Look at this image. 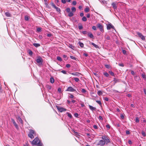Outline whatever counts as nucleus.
I'll return each instance as SVG.
<instances>
[{"instance_id": "f257e3e1", "label": "nucleus", "mask_w": 146, "mask_h": 146, "mask_svg": "<svg viewBox=\"0 0 146 146\" xmlns=\"http://www.w3.org/2000/svg\"><path fill=\"white\" fill-rule=\"evenodd\" d=\"M32 143L33 145H36L38 146H42V145L40 141H39L38 138L37 137H36L33 140L32 142Z\"/></svg>"}, {"instance_id": "f03ea898", "label": "nucleus", "mask_w": 146, "mask_h": 146, "mask_svg": "<svg viewBox=\"0 0 146 146\" xmlns=\"http://www.w3.org/2000/svg\"><path fill=\"white\" fill-rule=\"evenodd\" d=\"M35 134V132L33 130H30L29 133L28 134L29 137L32 139L34 138V135Z\"/></svg>"}, {"instance_id": "7ed1b4c3", "label": "nucleus", "mask_w": 146, "mask_h": 146, "mask_svg": "<svg viewBox=\"0 0 146 146\" xmlns=\"http://www.w3.org/2000/svg\"><path fill=\"white\" fill-rule=\"evenodd\" d=\"M137 34L139 36L140 38L142 40H145V36H144L141 33L139 32H137Z\"/></svg>"}, {"instance_id": "20e7f679", "label": "nucleus", "mask_w": 146, "mask_h": 146, "mask_svg": "<svg viewBox=\"0 0 146 146\" xmlns=\"http://www.w3.org/2000/svg\"><path fill=\"white\" fill-rule=\"evenodd\" d=\"M57 108L58 111L61 112H62L64 111H66L67 110L64 108L63 107H60L59 106H57Z\"/></svg>"}, {"instance_id": "39448f33", "label": "nucleus", "mask_w": 146, "mask_h": 146, "mask_svg": "<svg viewBox=\"0 0 146 146\" xmlns=\"http://www.w3.org/2000/svg\"><path fill=\"white\" fill-rule=\"evenodd\" d=\"M106 143V142L105 141H104L103 140H101L99 141L98 143L97 144V145H104Z\"/></svg>"}, {"instance_id": "423d86ee", "label": "nucleus", "mask_w": 146, "mask_h": 146, "mask_svg": "<svg viewBox=\"0 0 146 146\" xmlns=\"http://www.w3.org/2000/svg\"><path fill=\"white\" fill-rule=\"evenodd\" d=\"M97 26L100 29L102 32H104L103 26L101 24H98L97 25Z\"/></svg>"}, {"instance_id": "0eeeda50", "label": "nucleus", "mask_w": 146, "mask_h": 146, "mask_svg": "<svg viewBox=\"0 0 146 146\" xmlns=\"http://www.w3.org/2000/svg\"><path fill=\"white\" fill-rule=\"evenodd\" d=\"M66 91L70 92H74L76 91V90L72 88V87L70 86L68 87Z\"/></svg>"}, {"instance_id": "6e6552de", "label": "nucleus", "mask_w": 146, "mask_h": 146, "mask_svg": "<svg viewBox=\"0 0 146 146\" xmlns=\"http://www.w3.org/2000/svg\"><path fill=\"white\" fill-rule=\"evenodd\" d=\"M36 62L38 63H42V59L41 57L40 56L38 57V58L36 60Z\"/></svg>"}, {"instance_id": "1a4fd4ad", "label": "nucleus", "mask_w": 146, "mask_h": 146, "mask_svg": "<svg viewBox=\"0 0 146 146\" xmlns=\"http://www.w3.org/2000/svg\"><path fill=\"white\" fill-rule=\"evenodd\" d=\"M114 27L111 24H109L107 25V29L108 30H110L112 28L114 29Z\"/></svg>"}, {"instance_id": "9d476101", "label": "nucleus", "mask_w": 146, "mask_h": 146, "mask_svg": "<svg viewBox=\"0 0 146 146\" xmlns=\"http://www.w3.org/2000/svg\"><path fill=\"white\" fill-rule=\"evenodd\" d=\"M89 107L90 110L92 111H95L96 110V108L93 107L89 105Z\"/></svg>"}, {"instance_id": "9b49d317", "label": "nucleus", "mask_w": 146, "mask_h": 146, "mask_svg": "<svg viewBox=\"0 0 146 146\" xmlns=\"http://www.w3.org/2000/svg\"><path fill=\"white\" fill-rule=\"evenodd\" d=\"M12 121L13 122L14 125L15 127L16 128H18V126L15 121L13 119H11Z\"/></svg>"}, {"instance_id": "f8f14e48", "label": "nucleus", "mask_w": 146, "mask_h": 146, "mask_svg": "<svg viewBox=\"0 0 146 146\" xmlns=\"http://www.w3.org/2000/svg\"><path fill=\"white\" fill-rule=\"evenodd\" d=\"M88 36L92 38H93L94 36L93 34L90 32H89L88 33Z\"/></svg>"}, {"instance_id": "ddd939ff", "label": "nucleus", "mask_w": 146, "mask_h": 146, "mask_svg": "<svg viewBox=\"0 0 146 146\" xmlns=\"http://www.w3.org/2000/svg\"><path fill=\"white\" fill-rule=\"evenodd\" d=\"M70 74L73 75L78 76L80 74L78 72H75L74 73H71Z\"/></svg>"}, {"instance_id": "4468645a", "label": "nucleus", "mask_w": 146, "mask_h": 146, "mask_svg": "<svg viewBox=\"0 0 146 146\" xmlns=\"http://www.w3.org/2000/svg\"><path fill=\"white\" fill-rule=\"evenodd\" d=\"M104 141H105L106 142V144H107L108 143L110 142V140L107 137L105 139V140Z\"/></svg>"}, {"instance_id": "2eb2a0df", "label": "nucleus", "mask_w": 146, "mask_h": 146, "mask_svg": "<svg viewBox=\"0 0 146 146\" xmlns=\"http://www.w3.org/2000/svg\"><path fill=\"white\" fill-rule=\"evenodd\" d=\"M18 120L21 123H23V121L19 116H18L17 117Z\"/></svg>"}, {"instance_id": "dca6fc26", "label": "nucleus", "mask_w": 146, "mask_h": 146, "mask_svg": "<svg viewBox=\"0 0 146 146\" xmlns=\"http://www.w3.org/2000/svg\"><path fill=\"white\" fill-rule=\"evenodd\" d=\"M113 81L114 82V84L116 83L117 82H119V79H118L117 78H114V80Z\"/></svg>"}, {"instance_id": "f3484780", "label": "nucleus", "mask_w": 146, "mask_h": 146, "mask_svg": "<svg viewBox=\"0 0 146 146\" xmlns=\"http://www.w3.org/2000/svg\"><path fill=\"white\" fill-rule=\"evenodd\" d=\"M112 7L114 9H116L117 8V7L116 6V4L115 2H114L112 3Z\"/></svg>"}, {"instance_id": "a211bd4d", "label": "nucleus", "mask_w": 146, "mask_h": 146, "mask_svg": "<svg viewBox=\"0 0 146 146\" xmlns=\"http://www.w3.org/2000/svg\"><path fill=\"white\" fill-rule=\"evenodd\" d=\"M68 13H69L68 14V15L70 17H72L74 15L72 11L70 12H69Z\"/></svg>"}, {"instance_id": "6ab92c4d", "label": "nucleus", "mask_w": 146, "mask_h": 146, "mask_svg": "<svg viewBox=\"0 0 146 146\" xmlns=\"http://www.w3.org/2000/svg\"><path fill=\"white\" fill-rule=\"evenodd\" d=\"M105 38L106 40H110V37L109 35H106L105 36Z\"/></svg>"}, {"instance_id": "aec40b11", "label": "nucleus", "mask_w": 146, "mask_h": 146, "mask_svg": "<svg viewBox=\"0 0 146 146\" xmlns=\"http://www.w3.org/2000/svg\"><path fill=\"white\" fill-rule=\"evenodd\" d=\"M50 81L51 83H53L54 82V78L52 77L50 78Z\"/></svg>"}, {"instance_id": "412c9836", "label": "nucleus", "mask_w": 146, "mask_h": 146, "mask_svg": "<svg viewBox=\"0 0 146 146\" xmlns=\"http://www.w3.org/2000/svg\"><path fill=\"white\" fill-rule=\"evenodd\" d=\"M97 94L98 95L100 96L103 93L102 91L100 90H99Z\"/></svg>"}, {"instance_id": "4be33fe9", "label": "nucleus", "mask_w": 146, "mask_h": 146, "mask_svg": "<svg viewBox=\"0 0 146 146\" xmlns=\"http://www.w3.org/2000/svg\"><path fill=\"white\" fill-rule=\"evenodd\" d=\"M28 52L29 55L30 56H31L33 55V52L32 51H31V50H28Z\"/></svg>"}, {"instance_id": "5701e85b", "label": "nucleus", "mask_w": 146, "mask_h": 146, "mask_svg": "<svg viewBox=\"0 0 146 146\" xmlns=\"http://www.w3.org/2000/svg\"><path fill=\"white\" fill-rule=\"evenodd\" d=\"M33 45L35 47H38L40 46V44H39L35 43L33 44Z\"/></svg>"}, {"instance_id": "b1692460", "label": "nucleus", "mask_w": 146, "mask_h": 146, "mask_svg": "<svg viewBox=\"0 0 146 146\" xmlns=\"http://www.w3.org/2000/svg\"><path fill=\"white\" fill-rule=\"evenodd\" d=\"M141 134L143 137H145L146 136V134L145 133V131H142Z\"/></svg>"}, {"instance_id": "393cba45", "label": "nucleus", "mask_w": 146, "mask_h": 146, "mask_svg": "<svg viewBox=\"0 0 146 146\" xmlns=\"http://www.w3.org/2000/svg\"><path fill=\"white\" fill-rule=\"evenodd\" d=\"M66 114L70 118H72V116L70 113L68 112H67Z\"/></svg>"}, {"instance_id": "a878e982", "label": "nucleus", "mask_w": 146, "mask_h": 146, "mask_svg": "<svg viewBox=\"0 0 146 146\" xmlns=\"http://www.w3.org/2000/svg\"><path fill=\"white\" fill-rule=\"evenodd\" d=\"M89 11V8L88 7H87L84 10V11L86 13L88 12Z\"/></svg>"}, {"instance_id": "bb28decb", "label": "nucleus", "mask_w": 146, "mask_h": 146, "mask_svg": "<svg viewBox=\"0 0 146 146\" xmlns=\"http://www.w3.org/2000/svg\"><path fill=\"white\" fill-rule=\"evenodd\" d=\"M78 43L81 47H83L84 45V44L80 42H78Z\"/></svg>"}, {"instance_id": "cd10ccee", "label": "nucleus", "mask_w": 146, "mask_h": 146, "mask_svg": "<svg viewBox=\"0 0 146 146\" xmlns=\"http://www.w3.org/2000/svg\"><path fill=\"white\" fill-rule=\"evenodd\" d=\"M6 16L7 17H10L11 15L9 12H6L5 13Z\"/></svg>"}, {"instance_id": "c85d7f7f", "label": "nucleus", "mask_w": 146, "mask_h": 146, "mask_svg": "<svg viewBox=\"0 0 146 146\" xmlns=\"http://www.w3.org/2000/svg\"><path fill=\"white\" fill-rule=\"evenodd\" d=\"M71 10L72 11V12H74L76 11V8L74 7H72L71 8Z\"/></svg>"}, {"instance_id": "c756f323", "label": "nucleus", "mask_w": 146, "mask_h": 146, "mask_svg": "<svg viewBox=\"0 0 146 146\" xmlns=\"http://www.w3.org/2000/svg\"><path fill=\"white\" fill-rule=\"evenodd\" d=\"M92 44L93 46L94 47H95V48H98V46L95 44L93 42H92L91 43Z\"/></svg>"}, {"instance_id": "7c9ffc66", "label": "nucleus", "mask_w": 146, "mask_h": 146, "mask_svg": "<svg viewBox=\"0 0 146 146\" xmlns=\"http://www.w3.org/2000/svg\"><path fill=\"white\" fill-rule=\"evenodd\" d=\"M55 9H56V10L58 12H60V9L58 7H56H56H55L54 8Z\"/></svg>"}, {"instance_id": "2f4dec72", "label": "nucleus", "mask_w": 146, "mask_h": 146, "mask_svg": "<svg viewBox=\"0 0 146 146\" xmlns=\"http://www.w3.org/2000/svg\"><path fill=\"white\" fill-rule=\"evenodd\" d=\"M104 75L107 77H108L109 76V74H108L107 72H104Z\"/></svg>"}, {"instance_id": "473e14b6", "label": "nucleus", "mask_w": 146, "mask_h": 146, "mask_svg": "<svg viewBox=\"0 0 146 146\" xmlns=\"http://www.w3.org/2000/svg\"><path fill=\"white\" fill-rule=\"evenodd\" d=\"M142 78L144 79L146 78V76L144 74H142L141 75Z\"/></svg>"}, {"instance_id": "72a5a7b5", "label": "nucleus", "mask_w": 146, "mask_h": 146, "mask_svg": "<svg viewBox=\"0 0 146 146\" xmlns=\"http://www.w3.org/2000/svg\"><path fill=\"white\" fill-rule=\"evenodd\" d=\"M82 20L84 21H87V18L85 17H83L82 19Z\"/></svg>"}, {"instance_id": "f704fd0d", "label": "nucleus", "mask_w": 146, "mask_h": 146, "mask_svg": "<svg viewBox=\"0 0 146 146\" xmlns=\"http://www.w3.org/2000/svg\"><path fill=\"white\" fill-rule=\"evenodd\" d=\"M57 59L58 60V61H62V58H61L60 57V56H57Z\"/></svg>"}, {"instance_id": "c9c22d12", "label": "nucleus", "mask_w": 146, "mask_h": 146, "mask_svg": "<svg viewBox=\"0 0 146 146\" xmlns=\"http://www.w3.org/2000/svg\"><path fill=\"white\" fill-rule=\"evenodd\" d=\"M74 80L76 82H78L79 81V79L78 78H74Z\"/></svg>"}, {"instance_id": "e433bc0d", "label": "nucleus", "mask_w": 146, "mask_h": 146, "mask_svg": "<svg viewBox=\"0 0 146 146\" xmlns=\"http://www.w3.org/2000/svg\"><path fill=\"white\" fill-rule=\"evenodd\" d=\"M69 47L70 48H72V49H74V46H73L72 45V44H69Z\"/></svg>"}, {"instance_id": "4c0bfd02", "label": "nucleus", "mask_w": 146, "mask_h": 146, "mask_svg": "<svg viewBox=\"0 0 146 146\" xmlns=\"http://www.w3.org/2000/svg\"><path fill=\"white\" fill-rule=\"evenodd\" d=\"M109 73L112 76H114L115 74L113 72L111 71H110L109 72Z\"/></svg>"}, {"instance_id": "58836bf2", "label": "nucleus", "mask_w": 146, "mask_h": 146, "mask_svg": "<svg viewBox=\"0 0 146 146\" xmlns=\"http://www.w3.org/2000/svg\"><path fill=\"white\" fill-rule=\"evenodd\" d=\"M76 1H74L72 2V5H75L76 4Z\"/></svg>"}, {"instance_id": "ea45409f", "label": "nucleus", "mask_w": 146, "mask_h": 146, "mask_svg": "<svg viewBox=\"0 0 146 146\" xmlns=\"http://www.w3.org/2000/svg\"><path fill=\"white\" fill-rule=\"evenodd\" d=\"M105 66L106 68L108 69H109L110 67V65L106 64L105 65Z\"/></svg>"}, {"instance_id": "a19ab883", "label": "nucleus", "mask_w": 146, "mask_h": 146, "mask_svg": "<svg viewBox=\"0 0 146 146\" xmlns=\"http://www.w3.org/2000/svg\"><path fill=\"white\" fill-rule=\"evenodd\" d=\"M96 102L97 103H98V104H99L100 106H101L102 105V103L100 101H98V100H96Z\"/></svg>"}, {"instance_id": "79ce46f5", "label": "nucleus", "mask_w": 146, "mask_h": 146, "mask_svg": "<svg viewBox=\"0 0 146 146\" xmlns=\"http://www.w3.org/2000/svg\"><path fill=\"white\" fill-rule=\"evenodd\" d=\"M73 132L74 133V135L76 136L79 135V133L77 132H75V131H73Z\"/></svg>"}, {"instance_id": "37998d69", "label": "nucleus", "mask_w": 146, "mask_h": 146, "mask_svg": "<svg viewBox=\"0 0 146 146\" xmlns=\"http://www.w3.org/2000/svg\"><path fill=\"white\" fill-rule=\"evenodd\" d=\"M25 20L27 21L29 19L28 16L27 15L25 16Z\"/></svg>"}, {"instance_id": "c03bdc74", "label": "nucleus", "mask_w": 146, "mask_h": 146, "mask_svg": "<svg viewBox=\"0 0 146 146\" xmlns=\"http://www.w3.org/2000/svg\"><path fill=\"white\" fill-rule=\"evenodd\" d=\"M135 122L136 123H139V118L137 117L136 118Z\"/></svg>"}, {"instance_id": "a18cd8bd", "label": "nucleus", "mask_w": 146, "mask_h": 146, "mask_svg": "<svg viewBox=\"0 0 146 146\" xmlns=\"http://www.w3.org/2000/svg\"><path fill=\"white\" fill-rule=\"evenodd\" d=\"M66 11L68 13H69L70 12V9L69 8H67L66 9Z\"/></svg>"}, {"instance_id": "49530a36", "label": "nucleus", "mask_w": 146, "mask_h": 146, "mask_svg": "<svg viewBox=\"0 0 146 146\" xmlns=\"http://www.w3.org/2000/svg\"><path fill=\"white\" fill-rule=\"evenodd\" d=\"M81 92L83 93H86V91L84 89H82Z\"/></svg>"}, {"instance_id": "de8ad7c7", "label": "nucleus", "mask_w": 146, "mask_h": 146, "mask_svg": "<svg viewBox=\"0 0 146 146\" xmlns=\"http://www.w3.org/2000/svg\"><path fill=\"white\" fill-rule=\"evenodd\" d=\"M103 99L105 101H108L109 100L108 98L106 97L104 98Z\"/></svg>"}, {"instance_id": "09e8293b", "label": "nucleus", "mask_w": 146, "mask_h": 146, "mask_svg": "<svg viewBox=\"0 0 146 146\" xmlns=\"http://www.w3.org/2000/svg\"><path fill=\"white\" fill-rule=\"evenodd\" d=\"M70 58L72 59H74V60H76V58L75 57L72 56H70Z\"/></svg>"}, {"instance_id": "8fccbe9b", "label": "nucleus", "mask_w": 146, "mask_h": 146, "mask_svg": "<svg viewBox=\"0 0 146 146\" xmlns=\"http://www.w3.org/2000/svg\"><path fill=\"white\" fill-rule=\"evenodd\" d=\"M83 28V27L82 25H80L78 26V28L79 30H81Z\"/></svg>"}, {"instance_id": "3c124183", "label": "nucleus", "mask_w": 146, "mask_h": 146, "mask_svg": "<svg viewBox=\"0 0 146 146\" xmlns=\"http://www.w3.org/2000/svg\"><path fill=\"white\" fill-rule=\"evenodd\" d=\"M37 31L38 32H40L41 31V29L40 28H37Z\"/></svg>"}, {"instance_id": "603ef678", "label": "nucleus", "mask_w": 146, "mask_h": 146, "mask_svg": "<svg viewBox=\"0 0 146 146\" xmlns=\"http://www.w3.org/2000/svg\"><path fill=\"white\" fill-rule=\"evenodd\" d=\"M92 29L94 30H96L97 29L96 27L94 26L92 27Z\"/></svg>"}, {"instance_id": "864d4df0", "label": "nucleus", "mask_w": 146, "mask_h": 146, "mask_svg": "<svg viewBox=\"0 0 146 146\" xmlns=\"http://www.w3.org/2000/svg\"><path fill=\"white\" fill-rule=\"evenodd\" d=\"M99 120H101L102 121H103V119L102 117V116H99Z\"/></svg>"}, {"instance_id": "5fc2aeb1", "label": "nucleus", "mask_w": 146, "mask_h": 146, "mask_svg": "<svg viewBox=\"0 0 146 146\" xmlns=\"http://www.w3.org/2000/svg\"><path fill=\"white\" fill-rule=\"evenodd\" d=\"M51 5L52 7H54V8L55 7H56V5H55L53 3H51Z\"/></svg>"}, {"instance_id": "6e6d98bb", "label": "nucleus", "mask_w": 146, "mask_h": 146, "mask_svg": "<svg viewBox=\"0 0 146 146\" xmlns=\"http://www.w3.org/2000/svg\"><path fill=\"white\" fill-rule=\"evenodd\" d=\"M120 66L123 67L124 65L123 63H120L118 64Z\"/></svg>"}, {"instance_id": "4d7b16f0", "label": "nucleus", "mask_w": 146, "mask_h": 146, "mask_svg": "<svg viewBox=\"0 0 146 146\" xmlns=\"http://www.w3.org/2000/svg\"><path fill=\"white\" fill-rule=\"evenodd\" d=\"M58 91L60 92V93H61V89L60 88H58Z\"/></svg>"}, {"instance_id": "13d9d810", "label": "nucleus", "mask_w": 146, "mask_h": 146, "mask_svg": "<svg viewBox=\"0 0 146 146\" xmlns=\"http://www.w3.org/2000/svg\"><path fill=\"white\" fill-rule=\"evenodd\" d=\"M61 2L63 4H65L66 3V0H61Z\"/></svg>"}, {"instance_id": "bf43d9fd", "label": "nucleus", "mask_w": 146, "mask_h": 146, "mask_svg": "<svg viewBox=\"0 0 146 146\" xmlns=\"http://www.w3.org/2000/svg\"><path fill=\"white\" fill-rule=\"evenodd\" d=\"M82 33L84 35L86 34L87 33L86 31H83L82 32Z\"/></svg>"}, {"instance_id": "052dcab7", "label": "nucleus", "mask_w": 146, "mask_h": 146, "mask_svg": "<svg viewBox=\"0 0 146 146\" xmlns=\"http://www.w3.org/2000/svg\"><path fill=\"white\" fill-rule=\"evenodd\" d=\"M66 67L67 68H69L70 67V65L69 64H67L66 65Z\"/></svg>"}, {"instance_id": "680f3d73", "label": "nucleus", "mask_w": 146, "mask_h": 146, "mask_svg": "<svg viewBox=\"0 0 146 146\" xmlns=\"http://www.w3.org/2000/svg\"><path fill=\"white\" fill-rule=\"evenodd\" d=\"M107 136H103L102 137V138L104 140H105V139L106 137Z\"/></svg>"}, {"instance_id": "e2e57ef3", "label": "nucleus", "mask_w": 146, "mask_h": 146, "mask_svg": "<svg viewBox=\"0 0 146 146\" xmlns=\"http://www.w3.org/2000/svg\"><path fill=\"white\" fill-rule=\"evenodd\" d=\"M61 72L64 74H66V71L64 70H62Z\"/></svg>"}, {"instance_id": "0e129e2a", "label": "nucleus", "mask_w": 146, "mask_h": 146, "mask_svg": "<svg viewBox=\"0 0 146 146\" xmlns=\"http://www.w3.org/2000/svg\"><path fill=\"white\" fill-rule=\"evenodd\" d=\"M131 74L132 75H135V73L133 71L131 70Z\"/></svg>"}, {"instance_id": "69168bd1", "label": "nucleus", "mask_w": 146, "mask_h": 146, "mask_svg": "<svg viewBox=\"0 0 146 146\" xmlns=\"http://www.w3.org/2000/svg\"><path fill=\"white\" fill-rule=\"evenodd\" d=\"M122 52L123 54H125L126 53V51L125 50H123L122 51Z\"/></svg>"}, {"instance_id": "338daca9", "label": "nucleus", "mask_w": 146, "mask_h": 146, "mask_svg": "<svg viewBox=\"0 0 146 146\" xmlns=\"http://www.w3.org/2000/svg\"><path fill=\"white\" fill-rule=\"evenodd\" d=\"M106 127L107 128L109 129L110 128V126L109 124H107L106 125Z\"/></svg>"}, {"instance_id": "774afa93", "label": "nucleus", "mask_w": 146, "mask_h": 146, "mask_svg": "<svg viewBox=\"0 0 146 146\" xmlns=\"http://www.w3.org/2000/svg\"><path fill=\"white\" fill-rule=\"evenodd\" d=\"M70 97L71 98H74V96L73 95H72V94H70Z\"/></svg>"}]
</instances>
